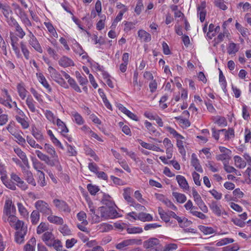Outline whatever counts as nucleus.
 Instances as JSON below:
<instances>
[{
    "label": "nucleus",
    "mask_w": 251,
    "mask_h": 251,
    "mask_svg": "<svg viewBox=\"0 0 251 251\" xmlns=\"http://www.w3.org/2000/svg\"><path fill=\"white\" fill-rule=\"evenodd\" d=\"M103 203L107 205V206L100 207L98 210L101 215L102 220H107L115 218L118 213L113 206V203L105 199L103 201Z\"/></svg>",
    "instance_id": "obj_1"
},
{
    "label": "nucleus",
    "mask_w": 251,
    "mask_h": 251,
    "mask_svg": "<svg viewBox=\"0 0 251 251\" xmlns=\"http://www.w3.org/2000/svg\"><path fill=\"white\" fill-rule=\"evenodd\" d=\"M16 232L15 233V241L18 244L24 242L25 237L27 233V227L24 222H19L16 226Z\"/></svg>",
    "instance_id": "obj_2"
},
{
    "label": "nucleus",
    "mask_w": 251,
    "mask_h": 251,
    "mask_svg": "<svg viewBox=\"0 0 251 251\" xmlns=\"http://www.w3.org/2000/svg\"><path fill=\"white\" fill-rule=\"evenodd\" d=\"M34 206L39 213L43 215L47 216L48 215L53 214L51 207L48 203L43 200H38L34 204Z\"/></svg>",
    "instance_id": "obj_3"
},
{
    "label": "nucleus",
    "mask_w": 251,
    "mask_h": 251,
    "mask_svg": "<svg viewBox=\"0 0 251 251\" xmlns=\"http://www.w3.org/2000/svg\"><path fill=\"white\" fill-rule=\"evenodd\" d=\"M142 243L141 239H128L122 241L121 242L116 245V248L119 250H124L130 246L134 245H139Z\"/></svg>",
    "instance_id": "obj_4"
},
{
    "label": "nucleus",
    "mask_w": 251,
    "mask_h": 251,
    "mask_svg": "<svg viewBox=\"0 0 251 251\" xmlns=\"http://www.w3.org/2000/svg\"><path fill=\"white\" fill-rule=\"evenodd\" d=\"M29 38L28 40V44L37 52L42 53L43 52L42 48L39 43L36 37L33 33L29 30H28Z\"/></svg>",
    "instance_id": "obj_5"
},
{
    "label": "nucleus",
    "mask_w": 251,
    "mask_h": 251,
    "mask_svg": "<svg viewBox=\"0 0 251 251\" xmlns=\"http://www.w3.org/2000/svg\"><path fill=\"white\" fill-rule=\"evenodd\" d=\"M209 206L212 212L218 217L222 215H227V213L223 209L222 206L216 201H212L209 204Z\"/></svg>",
    "instance_id": "obj_6"
},
{
    "label": "nucleus",
    "mask_w": 251,
    "mask_h": 251,
    "mask_svg": "<svg viewBox=\"0 0 251 251\" xmlns=\"http://www.w3.org/2000/svg\"><path fill=\"white\" fill-rule=\"evenodd\" d=\"M16 211V207L13 203L12 200L10 199L6 200L4 206L3 215L15 214Z\"/></svg>",
    "instance_id": "obj_7"
},
{
    "label": "nucleus",
    "mask_w": 251,
    "mask_h": 251,
    "mask_svg": "<svg viewBox=\"0 0 251 251\" xmlns=\"http://www.w3.org/2000/svg\"><path fill=\"white\" fill-rule=\"evenodd\" d=\"M15 214L8 215H3L2 220L4 222H8L11 227L16 229V226L19 222L22 221L18 219V218L14 215Z\"/></svg>",
    "instance_id": "obj_8"
},
{
    "label": "nucleus",
    "mask_w": 251,
    "mask_h": 251,
    "mask_svg": "<svg viewBox=\"0 0 251 251\" xmlns=\"http://www.w3.org/2000/svg\"><path fill=\"white\" fill-rule=\"evenodd\" d=\"M143 245L146 249H153L160 245L159 241L157 238H151L144 241Z\"/></svg>",
    "instance_id": "obj_9"
},
{
    "label": "nucleus",
    "mask_w": 251,
    "mask_h": 251,
    "mask_svg": "<svg viewBox=\"0 0 251 251\" xmlns=\"http://www.w3.org/2000/svg\"><path fill=\"white\" fill-rule=\"evenodd\" d=\"M14 152L22 159L23 163L27 168H29L30 166L28 163V159L25 152H24L21 149L18 147L14 149Z\"/></svg>",
    "instance_id": "obj_10"
},
{
    "label": "nucleus",
    "mask_w": 251,
    "mask_h": 251,
    "mask_svg": "<svg viewBox=\"0 0 251 251\" xmlns=\"http://www.w3.org/2000/svg\"><path fill=\"white\" fill-rule=\"evenodd\" d=\"M23 174L24 178L27 182L33 186H35L36 183L35 179H34L32 173L29 170H26L24 169Z\"/></svg>",
    "instance_id": "obj_11"
},
{
    "label": "nucleus",
    "mask_w": 251,
    "mask_h": 251,
    "mask_svg": "<svg viewBox=\"0 0 251 251\" xmlns=\"http://www.w3.org/2000/svg\"><path fill=\"white\" fill-rule=\"evenodd\" d=\"M55 239L54 235L51 232H45L42 236V240L48 247Z\"/></svg>",
    "instance_id": "obj_12"
},
{
    "label": "nucleus",
    "mask_w": 251,
    "mask_h": 251,
    "mask_svg": "<svg viewBox=\"0 0 251 251\" xmlns=\"http://www.w3.org/2000/svg\"><path fill=\"white\" fill-rule=\"evenodd\" d=\"M47 216V220L50 223L57 225H62L64 223L63 219L60 217L53 215L52 214H49Z\"/></svg>",
    "instance_id": "obj_13"
},
{
    "label": "nucleus",
    "mask_w": 251,
    "mask_h": 251,
    "mask_svg": "<svg viewBox=\"0 0 251 251\" xmlns=\"http://www.w3.org/2000/svg\"><path fill=\"white\" fill-rule=\"evenodd\" d=\"M176 179L180 188L184 190H188L189 186L188 183L186 180L185 178L181 175H177L176 176Z\"/></svg>",
    "instance_id": "obj_14"
},
{
    "label": "nucleus",
    "mask_w": 251,
    "mask_h": 251,
    "mask_svg": "<svg viewBox=\"0 0 251 251\" xmlns=\"http://www.w3.org/2000/svg\"><path fill=\"white\" fill-rule=\"evenodd\" d=\"M58 64L60 66L64 68L74 65L73 60L66 56H62L58 60Z\"/></svg>",
    "instance_id": "obj_15"
},
{
    "label": "nucleus",
    "mask_w": 251,
    "mask_h": 251,
    "mask_svg": "<svg viewBox=\"0 0 251 251\" xmlns=\"http://www.w3.org/2000/svg\"><path fill=\"white\" fill-rule=\"evenodd\" d=\"M89 214L91 216L92 221L93 223H98L102 220L101 215L100 216L97 214H96L95 209L92 206H89Z\"/></svg>",
    "instance_id": "obj_16"
},
{
    "label": "nucleus",
    "mask_w": 251,
    "mask_h": 251,
    "mask_svg": "<svg viewBox=\"0 0 251 251\" xmlns=\"http://www.w3.org/2000/svg\"><path fill=\"white\" fill-rule=\"evenodd\" d=\"M16 121L21 125L22 128L24 129H27L29 126V123L28 121V118L25 117L15 116Z\"/></svg>",
    "instance_id": "obj_17"
},
{
    "label": "nucleus",
    "mask_w": 251,
    "mask_h": 251,
    "mask_svg": "<svg viewBox=\"0 0 251 251\" xmlns=\"http://www.w3.org/2000/svg\"><path fill=\"white\" fill-rule=\"evenodd\" d=\"M53 203L55 207L60 210L66 211L68 209V207L66 202L63 201L55 199L53 200Z\"/></svg>",
    "instance_id": "obj_18"
},
{
    "label": "nucleus",
    "mask_w": 251,
    "mask_h": 251,
    "mask_svg": "<svg viewBox=\"0 0 251 251\" xmlns=\"http://www.w3.org/2000/svg\"><path fill=\"white\" fill-rule=\"evenodd\" d=\"M191 165L195 168V170L200 172L202 173L203 170L201 166L198 159L195 153L192 154Z\"/></svg>",
    "instance_id": "obj_19"
},
{
    "label": "nucleus",
    "mask_w": 251,
    "mask_h": 251,
    "mask_svg": "<svg viewBox=\"0 0 251 251\" xmlns=\"http://www.w3.org/2000/svg\"><path fill=\"white\" fill-rule=\"evenodd\" d=\"M37 76L39 81L42 84V85L45 87L49 92H51V88L43 75L41 73H37Z\"/></svg>",
    "instance_id": "obj_20"
},
{
    "label": "nucleus",
    "mask_w": 251,
    "mask_h": 251,
    "mask_svg": "<svg viewBox=\"0 0 251 251\" xmlns=\"http://www.w3.org/2000/svg\"><path fill=\"white\" fill-rule=\"evenodd\" d=\"M51 157L52 158V159H50V158H49V161H47L46 163L51 166H56L58 170L59 171H61L62 170V168L60 165L58 156H51Z\"/></svg>",
    "instance_id": "obj_21"
},
{
    "label": "nucleus",
    "mask_w": 251,
    "mask_h": 251,
    "mask_svg": "<svg viewBox=\"0 0 251 251\" xmlns=\"http://www.w3.org/2000/svg\"><path fill=\"white\" fill-rule=\"evenodd\" d=\"M48 71L51 77L57 82L60 78L62 77L61 75L54 68L49 66Z\"/></svg>",
    "instance_id": "obj_22"
},
{
    "label": "nucleus",
    "mask_w": 251,
    "mask_h": 251,
    "mask_svg": "<svg viewBox=\"0 0 251 251\" xmlns=\"http://www.w3.org/2000/svg\"><path fill=\"white\" fill-rule=\"evenodd\" d=\"M56 125L58 126L60 132L64 136L68 132L69 130L65 123L59 119L56 120Z\"/></svg>",
    "instance_id": "obj_23"
},
{
    "label": "nucleus",
    "mask_w": 251,
    "mask_h": 251,
    "mask_svg": "<svg viewBox=\"0 0 251 251\" xmlns=\"http://www.w3.org/2000/svg\"><path fill=\"white\" fill-rule=\"evenodd\" d=\"M131 189L129 188H125L124 190L123 196L124 199L126 201L130 204V205H133V204L134 203V199L131 197Z\"/></svg>",
    "instance_id": "obj_24"
},
{
    "label": "nucleus",
    "mask_w": 251,
    "mask_h": 251,
    "mask_svg": "<svg viewBox=\"0 0 251 251\" xmlns=\"http://www.w3.org/2000/svg\"><path fill=\"white\" fill-rule=\"evenodd\" d=\"M138 35L141 40L145 42H150L151 39V34L143 29L138 31Z\"/></svg>",
    "instance_id": "obj_25"
},
{
    "label": "nucleus",
    "mask_w": 251,
    "mask_h": 251,
    "mask_svg": "<svg viewBox=\"0 0 251 251\" xmlns=\"http://www.w3.org/2000/svg\"><path fill=\"white\" fill-rule=\"evenodd\" d=\"M152 216L149 213L140 212L138 214L137 220L142 222H149L152 220Z\"/></svg>",
    "instance_id": "obj_26"
},
{
    "label": "nucleus",
    "mask_w": 251,
    "mask_h": 251,
    "mask_svg": "<svg viewBox=\"0 0 251 251\" xmlns=\"http://www.w3.org/2000/svg\"><path fill=\"white\" fill-rule=\"evenodd\" d=\"M233 159L235 165L237 168L242 169L246 167V162L241 157L236 155L234 157Z\"/></svg>",
    "instance_id": "obj_27"
},
{
    "label": "nucleus",
    "mask_w": 251,
    "mask_h": 251,
    "mask_svg": "<svg viewBox=\"0 0 251 251\" xmlns=\"http://www.w3.org/2000/svg\"><path fill=\"white\" fill-rule=\"evenodd\" d=\"M36 239L32 237L25 246V251H35Z\"/></svg>",
    "instance_id": "obj_28"
},
{
    "label": "nucleus",
    "mask_w": 251,
    "mask_h": 251,
    "mask_svg": "<svg viewBox=\"0 0 251 251\" xmlns=\"http://www.w3.org/2000/svg\"><path fill=\"white\" fill-rule=\"evenodd\" d=\"M119 108L122 112L126 114L128 117L133 120L138 121V118L137 116L127 109L125 107L121 104V105L119 106Z\"/></svg>",
    "instance_id": "obj_29"
},
{
    "label": "nucleus",
    "mask_w": 251,
    "mask_h": 251,
    "mask_svg": "<svg viewBox=\"0 0 251 251\" xmlns=\"http://www.w3.org/2000/svg\"><path fill=\"white\" fill-rule=\"evenodd\" d=\"M26 104L28 108L31 112H36V107L35 105V101L33 100V98L30 96H28L26 100Z\"/></svg>",
    "instance_id": "obj_30"
},
{
    "label": "nucleus",
    "mask_w": 251,
    "mask_h": 251,
    "mask_svg": "<svg viewBox=\"0 0 251 251\" xmlns=\"http://www.w3.org/2000/svg\"><path fill=\"white\" fill-rule=\"evenodd\" d=\"M31 133L38 141L42 142L44 140V137L41 131L35 127H32Z\"/></svg>",
    "instance_id": "obj_31"
},
{
    "label": "nucleus",
    "mask_w": 251,
    "mask_h": 251,
    "mask_svg": "<svg viewBox=\"0 0 251 251\" xmlns=\"http://www.w3.org/2000/svg\"><path fill=\"white\" fill-rule=\"evenodd\" d=\"M48 247H53L56 251H62L63 248V245L61 241L55 238Z\"/></svg>",
    "instance_id": "obj_32"
},
{
    "label": "nucleus",
    "mask_w": 251,
    "mask_h": 251,
    "mask_svg": "<svg viewBox=\"0 0 251 251\" xmlns=\"http://www.w3.org/2000/svg\"><path fill=\"white\" fill-rule=\"evenodd\" d=\"M31 160L33 168L38 172V173L42 172L41 170L43 169L45 167L44 164L35 158L32 157Z\"/></svg>",
    "instance_id": "obj_33"
},
{
    "label": "nucleus",
    "mask_w": 251,
    "mask_h": 251,
    "mask_svg": "<svg viewBox=\"0 0 251 251\" xmlns=\"http://www.w3.org/2000/svg\"><path fill=\"white\" fill-rule=\"evenodd\" d=\"M0 178L3 183L7 188L10 189L12 190H16V187L15 185L11 180L7 179V176L5 177H4V176H1Z\"/></svg>",
    "instance_id": "obj_34"
},
{
    "label": "nucleus",
    "mask_w": 251,
    "mask_h": 251,
    "mask_svg": "<svg viewBox=\"0 0 251 251\" xmlns=\"http://www.w3.org/2000/svg\"><path fill=\"white\" fill-rule=\"evenodd\" d=\"M239 47L234 43H230L229 44L227 48V53L229 54H235L238 51Z\"/></svg>",
    "instance_id": "obj_35"
},
{
    "label": "nucleus",
    "mask_w": 251,
    "mask_h": 251,
    "mask_svg": "<svg viewBox=\"0 0 251 251\" xmlns=\"http://www.w3.org/2000/svg\"><path fill=\"white\" fill-rule=\"evenodd\" d=\"M40 217L39 211L33 210L30 215L31 222L33 225H36L39 221Z\"/></svg>",
    "instance_id": "obj_36"
},
{
    "label": "nucleus",
    "mask_w": 251,
    "mask_h": 251,
    "mask_svg": "<svg viewBox=\"0 0 251 251\" xmlns=\"http://www.w3.org/2000/svg\"><path fill=\"white\" fill-rule=\"evenodd\" d=\"M172 195L176 199L177 202L179 203H182L186 201V197L184 194L176 192H173L172 193Z\"/></svg>",
    "instance_id": "obj_37"
},
{
    "label": "nucleus",
    "mask_w": 251,
    "mask_h": 251,
    "mask_svg": "<svg viewBox=\"0 0 251 251\" xmlns=\"http://www.w3.org/2000/svg\"><path fill=\"white\" fill-rule=\"evenodd\" d=\"M59 230L63 236H70L72 234V230L66 225H62L59 227Z\"/></svg>",
    "instance_id": "obj_38"
},
{
    "label": "nucleus",
    "mask_w": 251,
    "mask_h": 251,
    "mask_svg": "<svg viewBox=\"0 0 251 251\" xmlns=\"http://www.w3.org/2000/svg\"><path fill=\"white\" fill-rule=\"evenodd\" d=\"M11 134L17 139L16 142L21 145L25 144L26 141L22 136L18 132H10Z\"/></svg>",
    "instance_id": "obj_39"
},
{
    "label": "nucleus",
    "mask_w": 251,
    "mask_h": 251,
    "mask_svg": "<svg viewBox=\"0 0 251 251\" xmlns=\"http://www.w3.org/2000/svg\"><path fill=\"white\" fill-rule=\"evenodd\" d=\"M17 90L21 98L23 100H24L26 96V93L27 92L23 84H19L17 86Z\"/></svg>",
    "instance_id": "obj_40"
},
{
    "label": "nucleus",
    "mask_w": 251,
    "mask_h": 251,
    "mask_svg": "<svg viewBox=\"0 0 251 251\" xmlns=\"http://www.w3.org/2000/svg\"><path fill=\"white\" fill-rule=\"evenodd\" d=\"M44 149L51 156V157L56 156L57 155L54 148L51 145L45 144L44 146Z\"/></svg>",
    "instance_id": "obj_41"
},
{
    "label": "nucleus",
    "mask_w": 251,
    "mask_h": 251,
    "mask_svg": "<svg viewBox=\"0 0 251 251\" xmlns=\"http://www.w3.org/2000/svg\"><path fill=\"white\" fill-rule=\"evenodd\" d=\"M228 35L229 33L226 30H225L223 33H220L218 35L217 37L215 38L214 40V41L215 42L214 46H215L216 44H218L220 42H222L224 40V38L225 36L228 37Z\"/></svg>",
    "instance_id": "obj_42"
},
{
    "label": "nucleus",
    "mask_w": 251,
    "mask_h": 251,
    "mask_svg": "<svg viewBox=\"0 0 251 251\" xmlns=\"http://www.w3.org/2000/svg\"><path fill=\"white\" fill-rule=\"evenodd\" d=\"M145 125L150 134L155 136H156L158 134V132L156 131L155 128L152 126L151 123L148 121H146L145 123Z\"/></svg>",
    "instance_id": "obj_43"
},
{
    "label": "nucleus",
    "mask_w": 251,
    "mask_h": 251,
    "mask_svg": "<svg viewBox=\"0 0 251 251\" xmlns=\"http://www.w3.org/2000/svg\"><path fill=\"white\" fill-rule=\"evenodd\" d=\"M219 132H224L225 136L226 139H229L231 138H233L234 136V130L232 128H229L226 130L225 129L219 130Z\"/></svg>",
    "instance_id": "obj_44"
},
{
    "label": "nucleus",
    "mask_w": 251,
    "mask_h": 251,
    "mask_svg": "<svg viewBox=\"0 0 251 251\" xmlns=\"http://www.w3.org/2000/svg\"><path fill=\"white\" fill-rule=\"evenodd\" d=\"M48 225L46 223L42 222L37 228V233L41 234L48 229Z\"/></svg>",
    "instance_id": "obj_45"
},
{
    "label": "nucleus",
    "mask_w": 251,
    "mask_h": 251,
    "mask_svg": "<svg viewBox=\"0 0 251 251\" xmlns=\"http://www.w3.org/2000/svg\"><path fill=\"white\" fill-rule=\"evenodd\" d=\"M77 217L78 220L81 222V224L84 225H87L88 222L86 220V214L83 211H81L77 214Z\"/></svg>",
    "instance_id": "obj_46"
},
{
    "label": "nucleus",
    "mask_w": 251,
    "mask_h": 251,
    "mask_svg": "<svg viewBox=\"0 0 251 251\" xmlns=\"http://www.w3.org/2000/svg\"><path fill=\"white\" fill-rule=\"evenodd\" d=\"M68 83L70 84L71 87L74 89L77 92L81 93V90L80 87L78 86L76 81L73 78H69V80H68Z\"/></svg>",
    "instance_id": "obj_47"
},
{
    "label": "nucleus",
    "mask_w": 251,
    "mask_h": 251,
    "mask_svg": "<svg viewBox=\"0 0 251 251\" xmlns=\"http://www.w3.org/2000/svg\"><path fill=\"white\" fill-rule=\"evenodd\" d=\"M26 141L29 145L33 148L42 149V147L38 144H36L35 141L30 136H26Z\"/></svg>",
    "instance_id": "obj_48"
},
{
    "label": "nucleus",
    "mask_w": 251,
    "mask_h": 251,
    "mask_svg": "<svg viewBox=\"0 0 251 251\" xmlns=\"http://www.w3.org/2000/svg\"><path fill=\"white\" fill-rule=\"evenodd\" d=\"M158 213L160 215V218L164 222L167 223L170 221V219L167 212H166L161 208H159Z\"/></svg>",
    "instance_id": "obj_49"
},
{
    "label": "nucleus",
    "mask_w": 251,
    "mask_h": 251,
    "mask_svg": "<svg viewBox=\"0 0 251 251\" xmlns=\"http://www.w3.org/2000/svg\"><path fill=\"white\" fill-rule=\"evenodd\" d=\"M72 115L74 116L75 121L77 124L81 125L84 123V120L79 113L76 112H74L72 113Z\"/></svg>",
    "instance_id": "obj_50"
},
{
    "label": "nucleus",
    "mask_w": 251,
    "mask_h": 251,
    "mask_svg": "<svg viewBox=\"0 0 251 251\" xmlns=\"http://www.w3.org/2000/svg\"><path fill=\"white\" fill-rule=\"evenodd\" d=\"M1 9H2V13L6 19L10 17V15L12 14V11L9 6L2 4Z\"/></svg>",
    "instance_id": "obj_51"
},
{
    "label": "nucleus",
    "mask_w": 251,
    "mask_h": 251,
    "mask_svg": "<svg viewBox=\"0 0 251 251\" xmlns=\"http://www.w3.org/2000/svg\"><path fill=\"white\" fill-rule=\"evenodd\" d=\"M234 242V240L232 238H225L221 239L216 243L217 246H222L229 243H232Z\"/></svg>",
    "instance_id": "obj_52"
},
{
    "label": "nucleus",
    "mask_w": 251,
    "mask_h": 251,
    "mask_svg": "<svg viewBox=\"0 0 251 251\" xmlns=\"http://www.w3.org/2000/svg\"><path fill=\"white\" fill-rule=\"evenodd\" d=\"M126 231L129 234H136L140 233L143 232V229L140 227H128L126 229Z\"/></svg>",
    "instance_id": "obj_53"
},
{
    "label": "nucleus",
    "mask_w": 251,
    "mask_h": 251,
    "mask_svg": "<svg viewBox=\"0 0 251 251\" xmlns=\"http://www.w3.org/2000/svg\"><path fill=\"white\" fill-rule=\"evenodd\" d=\"M38 184L42 187H43L46 185L45 181V174L43 172H39L38 173Z\"/></svg>",
    "instance_id": "obj_54"
},
{
    "label": "nucleus",
    "mask_w": 251,
    "mask_h": 251,
    "mask_svg": "<svg viewBox=\"0 0 251 251\" xmlns=\"http://www.w3.org/2000/svg\"><path fill=\"white\" fill-rule=\"evenodd\" d=\"M87 187L88 191L92 195H95L100 190L98 186L91 184H88Z\"/></svg>",
    "instance_id": "obj_55"
},
{
    "label": "nucleus",
    "mask_w": 251,
    "mask_h": 251,
    "mask_svg": "<svg viewBox=\"0 0 251 251\" xmlns=\"http://www.w3.org/2000/svg\"><path fill=\"white\" fill-rule=\"evenodd\" d=\"M44 25H45L46 27L48 29V31L50 33H52V34L54 36L56 37V36L57 35V34L53 26L52 25L50 22H45Z\"/></svg>",
    "instance_id": "obj_56"
},
{
    "label": "nucleus",
    "mask_w": 251,
    "mask_h": 251,
    "mask_svg": "<svg viewBox=\"0 0 251 251\" xmlns=\"http://www.w3.org/2000/svg\"><path fill=\"white\" fill-rule=\"evenodd\" d=\"M21 48L25 57L27 60H28L29 59V51L26 46L23 42L21 43Z\"/></svg>",
    "instance_id": "obj_57"
},
{
    "label": "nucleus",
    "mask_w": 251,
    "mask_h": 251,
    "mask_svg": "<svg viewBox=\"0 0 251 251\" xmlns=\"http://www.w3.org/2000/svg\"><path fill=\"white\" fill-rule=\"evenodd\" d=\"M165 128L167 131L169 132L171 134H172L175 137L180 139L183 138V137L182 135L178 133L176 130L172 127L170 126H167Z\"/></svg>",
    "instance_id": "obj_58"
},
{
    "label": "nucleus",
    "mask_w": 251,
    "mask_h": 251,
    "mask_svg": "<svg viewBox=\"0 0 251 251\" xmlns=\"http://www.w3.org/2000/svg\"><path fill=\"white\" fill-rule=\"evenodd\" d=\"M17 206L19 211L21 215L24 217L28 216V212L27 210L21 203H18Z\"/></svg>",
    "instance_id": "obj_59"
},
{
    "label": "nucleus",
    "mask_w": 251,
    "mask_h": 251,
    "mask_svg": "<svg viewBox=\"0 0 251 251\" xmlns=\"http://www.w3.org/2000/svg\"><path fill=\"white\" fill-rule=\"evenodd\" d=\"M15 30L17 32V35L21 39H23L25 35V32L23 30L22 27L18 24L15 27Z\"/></svg>",
    "instance_id": "obj_60"
},
{
    "label": "nucleus",
    "mask_w": 251,
    "mask_h": 251,
    "mask_svg": "<svg viewBox=\"0 0 251 251\" xmlns=\"http://www.w3.org/2000/svg\"><path fill=\"white\" fill-rule=\"evenodd\" d=\"M35 153L37 154L38 157L41 160L44 161L45 163L47 162V161H49V158H50L47 155L44 154L41 151L39 150H36L35 151Z\"/></svg>",
    "instance_id": "obj_61"
},
{
    "label": "nucleus",
    "mask_w": 251,
    "mask_h": 251,
    "mask_svg": "<svg viewBox=\"0 0 251 251\" xmlns=\"http://www.w3.org/2000/svg\"><path fill=\"white\" fill-rule=\"evenodd\" d=\"M46 48L49 54L52 57L53 59L57 60L58 59V54L54 50L52 49L50 47H47Z\"/></svg>",
    "instance_id": "obj_62"
},
{
    "label": "nucleus",
    "mask_w": 251,
    "mask_h": 251,
    "mask_svg": "<svg viewBox=\"0 0 251 251\" xmlns=\"http://www.w3.org/2000/svg\"><path fill=\"white\" fill-rule=\"evenodd\" d=\"M239 249V247L237 244L232 246H228L223 248V251H237Z\"/></svg>",
    "instance_id": "obj_63"
},
{
    "label": "nucleus",
    "mask_w": 251,
    "mask_h": 251,
    "mask_svg": "<svg viewBox=\"0 0 251 251\" xmlns=\"http://www.w3.org/2000/svg\"><path fill=\"white\" fill-rule=\"evenodd\" d=\"M177 248V245L176 244L172 243L167 244L163 251H173Z\"/></svg>",
    "instance_id": "obj_64"
}]
</instances>
